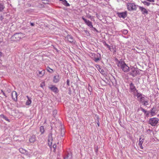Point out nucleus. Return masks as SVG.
<instances>
[{"instance_id": "42", "label": "nucleus", "mask_w": 159, "mask_h": 159, "mask_svg": "<svg viewBox=\"0 0 159 159\" xmlns=\"http://www.w3.org/2000/svg\"><path fill=\"white\" fill-rule=\"evenodd\" d=\"M67 84L68 86L70 85V82L69 80H67Z\"/></svg>"}, {"instance_id": "41", "label": "nucleus", "mask_w": 159, "mask_h": 159, "mask_svg": "<svg viewBox=\"0 0 159 159\" xmlns=\"http://www.w3.org/2000/svg\"><path fill=\"white\" fill-rule=\"evenodd\" d=\"M1 92L3 93V95L6 98L7 97V96L6 95L5 93H4V92L2 90H1Z\"/></svg>"}, {"instance_id": "38", "label": "nucleus", "mask_w": 159, "mask_h": 159, "mask_svg": "<svg viewBox=\"0 0 159 159\" xmlns=\"http://www.w3.org/2000/svg\"><path fill=\"white\" fill-rule=\"evenodd\" d=\"M57 113V111L54 110L53 111V116L55 115Z\"/></svg>"}, {"instance_id": "26", "label": "nucleus", "mask_w": 159, "mask_h": 159, "mask_svg": "<svg viewBox=\"0 0 159 159\" xmlns=\"http://www.w3.org/2000/svg\"><path fill=\"white\" fill-rule=\"evenodd\" d=\"M40 131L41 134H43L44 133L45 130L43 126H40Z\"/></svg>"}, {"instance_id": "5", "label": "nucleus", "mask_w": 159, "mask_h": 159, "mask_svg": "<svg viewBox=\"0 0 159 159\" xmlns=\"http://www.w3.org/2000/svg\"><path fill=\"white\" fill-rule=\"evenodd\" d=\"M139 6L136 5L134 3H129L127 4V8L128 11H136L137 7H139Z\"/></svg>"}, {"instance_id": "50", "label": "nucleus", "mask_w": 159, "mask_h": 159, "mask_svg": "<svg viewBox=\"0 0 159 159\" xmlns=\"http://www.w3.org/2000/svg\"><path fill=\"white\" fill-rule=\"evenodd\" d=\"M2 53L0 52V56H2Z\"/></svg>"}, {"instance_id": "7", "label": "nucleus", "mask_w": 159, "mask_h": 159, "mask_svg": "<svg viewBox=\"0 0 159 159\" xmlns=\"http://www.w3.org/2000/svg\"><path fill=\"white\" fill-rule=\"evenodd\" d=\"M138 101L145 106H146L148 105V101L147 100L146 98L145 97L144 95H143V97H141V98H140V99Z\"/></svg>"}, {"instance_id": "34", "label": "nucleus", "mask_w": 159, "mask_h": 159, "mask_svg": "<svg viewBox=\"0 0 159 159\" xmlns=\"http://www.w3.org/2000/svg\"><path fill=\"white\" fill-rule=\"evenodd\" d=\"M86 17L88 18L91 19V20H92V16L89 14L87 15L86 16Z\"/></svg>"}, {"instance_id": "37", "label": "nucleus", "mask_w": 159, "mask_h": 159, "mask_svg": "<svg viewBox=\"0 0 159 159\" xmlns=\"http://www.w3.org/2000/svg\"><path fill=\"white\" fill-rule=\"evenodd\" d=\"M3 118L6 120L9 121V120L4 115H2Z\"/></svg>"}, {"instance_id": "9", "label": "nucleus", "mask_w": 159, "mask_h": 159, "mask_svg": "<svg viewBox=\"0 0 159 159\" xmlns=\"http://www.w3.org/2000/svg\"><path fill=\"white\" fill-rule=\"evenodd\" d=\"M82 19L84 20L85 23L90 28L93 27V25H92V23L89 20H87L85 19L83 16L82 17Z\"/></svg>"}, {"instance_id": "3", "label": "nucleus", "mask_w": 159, "mask_h": 159, "mask_svg": "<svg viewBox=\"0 0 159 159\" xmlns=\"http://www.w3.org/2000/svg\"><path fill=\"white\" fill-rule=\"evenodd\" d=\"M23 34L22 33H20L14 34L11 37V40L13 41H19L22 38Z\"/></svg>"}, {"instance_id": "52", "label": "nucleus", "mask_w": 159, "mask_h": 159, "mask_svg": "<svg viewBox=\"0 0 159 159\" xmlns=\"http://www.w3.org/2000/svg\"><path fill=\"white\" fill-rule=\"evenodd\" d=\"M116 52V51L115 50H114L113 53H115Z\"/></svg>"}, {"instance_id": "39", "label": "nucleus", "mask_w": 159, "mask_h": 159, "mask_svg": "<svg viewBox=\"0 0 159 159\" xmlns=\"http://www.w3.org/2000/svg\"><path fill=\"white\" fill-rule=\"evenodd\" d=\"M99 70L100 71V72L101 73H102V74L104 72V70L103 69H102L100 68Z\"/></svg>"}, {"instance_id": "56", "label": "nucleus", "mask_w": 159, "mask_h": 159, "mask_svg": "<svg viewBox=\"0 0 159 159\" xmlns=\"http://www.w3.org/2000/svg\"><path fill=\"white\" fill-rule=\"evenodd\" d=\"M96 15H98V14H97H97H96Z\"/></svg>"}, {"instance_id": "17", "label": "nucleus", "mask_w": 159, "mask_h": 159, "mask_svg": "<svg viewBox=\"0 0 159 159\" xmlns=\"http://www.w3.org/2000/svg\"><path fill=\"white\" fill-rule=\"evenodd\" d=\"M141 110L144 113L145 116L146 117H148L150 113L149 111H147L146 110L142 107H140Z\"/></svg>"}, {"instance_id": "19", "label": "nucleus", "mask_w": 159, "mask_h": 159, "mask_svg": "<svg viewBox=\"0 0 159 159\" xmlns=\"http://www.w3.org/2000/svg\"><path fill=\"white\" fill-rule=\"evenodd\" d=\"M66 38L71 43L73 42V38L71 35H68L67 36Z\"/></svg>"}, {"instance_id": "22", "label": "nucleus", "mask_w": 159, "mask_h": 159, "mask_svg": "<svg viewBox=\"0 0 159 159\" xmlns=\"http://www.w3.org/2000/svg\"><path fill=\"white\" fill-rule=\"evenodd\" d=\"M5 8L4 3L0 2V12H2Z\"/></svg>"}, {"instance_id": "53", "label": "nucleus", "mask_w": 159, "mask_h": 159, "mask_svg": "<svg viewBox=\"0 0 159 159\" xmlns=\"http://www.w3.org/2000/svg\"><path fill=\"white\" fill-rule=\"evenodd\" d=\"M97 151H98V149H97L96 150H95V152H97Z\"/></svg>"}, {"instance_id": "24", "label": "nucleus", "mask_w": 159, "mask_h": 159, "mask_svg": "<svg viewBox=\"0 0 159 159\" xmlns=\"http://www.w3.org/2000/svg\"><path fill=\"white\" fill-rule=\"evenodd\" d=\"M72 157V156L71 154L68 153L66 156L64 157V159H70Z\"/></svg>"}, {"instance_id": "35", "label": "nucleus", "mask_w": 159, "mask_h": 159, "mask_svg": "<svg viewBox=\"0 0 159 159\" xmlns=\"http://www.w3.org/2000/svg\"><path fill=\"white\" fill-rule=\"evenodd\" d=\"M91 28H92V30L96 31L97 33H99V32L95 28L93 27Z\"/></svg>"}, {"instance_id": "55", "label": "nucleus", "mask_w": 159, "mask_h": 159, "mask_svg": "<svg viewBox=\"0 0 159 159\" xmlns=\"http://www.w3.org/2000/svg\"><path fill=\"white\" fill-rule=\"evenodd\" d=\"M97 66H98L99 67V65H97Z\"/></svg>"}, {"instance_id": "51", "label": "nucleus", "mask_w": 159, "mask_h": 159, "mask_svg": "<svg viewBox=\"0 0 159 159\" xmlns=\"http://www.w3.org/2000/svg\"><path fill=\"white\" fill-rule=\"evenodd\" d=\"M3 19V17L2 16H1V20H2V19Z\"/></svg>"}, {"instance_id": "1", "label": "nucleus", "mask_w": 159, "mask_h": 159, "mask_svg": "<svg viewBox=\"0 0 159 159\" xmlns=\"http://www.w3.org/2000/svg\"><path fill=\"white\" fill-rule=\"evenodd\" d=\"M117 66L120 67L124 72H126L129 70V67L127 66L124 61H119Z\"/></svg>"}, {"instance_id": "32", "label": "nucleus", "mask_w": 159, "mask_h": 159, "mask_svg": "<svg viewBox=\"0 0 159 159\" xmlns=\"http://www.w3.org/2000/svg\"><path fill=\"white\" fill-rule=\"evenodd\" d=\"M19 151L22 153H25L26 152V151L23 149L22 148H20L19 149Z\"/></svg>"}, {"instance_id": "25", "label": "nucleus", "mask_w": 159, "mask_h": 159, "mask_svg": "<svg viewBox=\"0 0 159 159\" xmlns=\"http://www.w3.org/2000/svg\"><path fill=\"white\" fill-rule=\"evenodd\" d=\"M103 43L104 45L105 46L107 47L110 51H112L111 50V48L110 46H109V45H108L107 44L106 42L104 41Z\"/></svg>"}, {"instance_id": "28", "label": "nucleus", "mask_w": 159, "mask_h": 159, "mask_svg": "<svg viewBox=\"0 0 159 159\" xmlns=\"http://www.w3.org/2000/svg\"><path fill=\"white\" fill-rule=\"evenodd\" d=\"M47 71H48L50 73H52L53 72V70L52 69L50 68L48 66L47 67Z\"/></svg>"}, {"instance_id": "33", "label": "nucleus", "mask_w": 159, "mask_h": 159, "mask_svg": "<svg viewBox=\"0 0 159 159\" xmlns=\"http://www.w3.org/2000/svg\"><path fill=\"white\" fill-rule=\"evenodd\" d=\"M57 146L56 144H54L52 146V147L53 148V152H55L56 150V148Z\"/></svg>"}, {"instance_id": "49", "label": "nucleus", "mask_w": 159, "mask_h": 159, "mask_svg": "<svg viewBox=\"0 0 159 159\" xmlns=\"http://www.w3.org/2000/svg\"><path fill=\"white\" fill-rule=\"evenodd\" d=\"M148 131H152L150 129H149L147 131L148 132Z\"/></svg>"}, {"instance_id": "45", "label": "nucleus", "mask_w": 159, "mask_h": 159, "mask_svg": "<svg viewBox=\"0 0 159 159\" xmlns=\"http://www.w3.org/2000/svg\"><path fill=\"white\" fill-rule=\"evenodd\" d=\"M128 31L127 30H125L124 31V33L125 34L127 33Z\"/></svg>"}, {"instance_id": "8", "label": "nucleus", "mask_w": 159, "mask_h": 159, "mask_svg": "<svg viewBox=\"0 0 159 159\" xmlns=\"http://www.w3.org/2000/svg\"><path fill=\"white\" fill-rule=\"evenodd\" d=\"M129 92L130 93H132L133 94V93H135V92L138 91V90L136 88L134 84L132 82H131L129 84Z\"/></svg>"}, {"instance_id": "27", "label": "nucleus", "mask_w": 159, "mask_h": 159, "mask_svg": "<svg viewBox=\"0 0 159 159\" xmlns=\"http://www.w3.org/2000/svg\"><path fill=\"white\" fill-rule=\"evenodd\" d=\"M61 135L62 137H63L65 134V131L64 129L61 128Z\"/></svg>"}, {"instance_id": "14", "label": "nucleus", "mask_w": 159, "mask_h": 159, "mask_svg": "<svg viewBox=\"0 0 159 159\" xmlns=\"http://www.w3.org/2000/svg\"><path fill=\"white\" fill-rule=\"evenodd\" d=\"M17 94L16 92L13 91L11 93V97L12 99L15 101L17 100Z\"/></svg>"}, {"instance_id": "46", "label": "nucleus", "mask_w": 159, "mask_h": 159, "mask_svg": "<svg viewBox=\"0 0 159 159\" xmlns=\"http://www.w3.org/2000/svg\"><path fill=\"white\" fill-rule=\"evenodd\" d=\"M97 124L98 126H99V121L98 120V122H97Z\"/></svg>"}, {"instance_id": "18", "label": "nucleus", "mask_w": 159, "mask_h": 159, "mask_svg": "<svg viewBox=\"0 0 159 159\" xmlns=\"http://www.w3.org/2000/svg\"><path fill=\"white\" fill-rule=\"evenodd\" d=\"M49 88L52 91L55 93H57L58 92V89L55 87V86L52 85L51 87H50Z\"/></svg>"}, {"instance_id": "43", "label": "nucleus", "mask_w": 159, "mask_h": 159, "mask_svg": "<svg viewBox=\"0 0 159 159\" xmlns=\"http://www.w3.org/2000/svg\"><path fill=\"white\" fill-rule=\"evenodd\" d=\"M30 25L32 26H34V23L31 22H30Z\"/></svg>"}, {"instance_id": "2", "label": "nucleus", "mask_w": 159, "mask_h": 159, "mask_svg": "<svg viewBox=\"0 0 159 159\" xmlns=\"http://www.w3.org/2000/svg\"><path fill=\"white\" fill-rule=\"evenodd\" d=\"M130 70V71L129 72V74L133 77L136 76L138 74H139L140 70L133 66H131Z\"/></svg>"}, {"instance_id": "15", "label": "nucleus", "mask_w": 159, "mask_h": 159, "mask_svg": "<svg viewBox=\"0 0 159 159\" xmlns=\"http://www.w3.org/2000/svg\"><path fill=\"white\" fill-rule=\"evenodd\" d=\"M133 94L134 95V97H137L138 100L140 99V98H141V97H143V95L140 93H139L138 91L135 92V93H133Z\"/></svg>"}, {"instance_id": "31", "label": "nucleus", "mask_w": 159, "mask_h": 159, "mask_svg": "<svg viewBox=\"0 0 159 159\" xmlns=\"http://www.w3.org/2000/svg\"><path fill=\"white\" fill-rule=\"evenodd\" d=\"M142 2L145 5H146L147 6H148L150 5V3L146 1H142Z\"/></svg>"}, {"instance_id": "48", "label": "nucleus", "mask_w": 159, "mask_h": 159, "mask_svg": "<svg viewBox=\"0 0 159 159\" xmlns=\"http://www.w3.org/2000/svg\"><path fill=\"white\" fill-rule=\"evenodd\" d=\"M84 31L85 32V33H86V34H87V33L88 32L87 30H85Z\"/></svg>"}, {"instance_id": "30", "label": "nucleus", "mask_w": 159, "mask_h": 159, "mask_svg": "<svg viewBox=\"0 0 159 159\" xmlns=\"http://www.w3.org/2000/svg\"><path fill=\"white\" fill-rule=\"evenodd\" d=\"M62 3L65 6L68 7L70 6L69 4L67 2V1L66 0L64 2H62Z\"/></svg>"}, {"instance_id": "6", "label": "nucleus", "mask_w": 159, "mask_h": 159, "mask_svg": "<svg viewBox=\"0 0 159 159\" xmlns=\"http://www.w3.org/2000/svg\"><path fill=\"white\" fill-rule=\"evenodd\" d=\"M159 119L156 117L149 119L148 123L152 126H155L158 123Z\"/></svg>"}, {"instance_id": "11", "label": "nucleus", "mask_w": 159, "mask_h": 159, "mask_svg": "<svg viewBox=\"0 0 159 159\" xmlns=\"http://www.w3.org/2000/svg\"><path fill=\"white\" fill-rule=\"evenodd\" d=\"M101 59V56L100 54L97 53L96 55L94 54L93 60L96 62H97L100 61Z\"/></svg>"}, {"instance_id": "16", "label": "nucleus", "mask_w": 159, "mask_h": 159, "mask_svg": "<svg viewBox=\"0 0 159 159\" xmlns=\"http://www.w3.org/2000/svg\"><path fill=\"white\" fill-rule=\"evenodd\" d=\"M60 78L58 74L55 75L53 77V82L55 83H58L60 80Z\"/></svg>"}, {"instance_id": "36", "label": "nucleus", "mask_w": 159, "mask_h": 159, "mask_svg": "<svg viewBox=\"0 0 159 159\" xmlns=\"http://www.w3.org/2000/svg\"><path fill=\"white\" fill-rule=\"evenodd\" d=\"M40 86L41 87L43 88V87L45 86V83L44 82H42L40 85Z\"/></svg>"}, {"instance_id": "40", "label": "nucleus", "mask_w": 159, "mask_h": 159, "mask_svg": "<svg viewBox=\"0 0 159 159\" xmlns=\"http://www.w3.org/2000/svg\"><path fill=\"white\" fill-rule=\"evenodd\" d=\"M142 144H141L140 143V144H139V145L140 147V148L142 149H143V147Z\"/></svg>"}, {"instance_id": "21", "label": "nucleus", "mask_w": 159, "mask_h": 159, "mask_svg": "<svg viewBox=\"0 0 159 159\" xmlns=\"http://www.w3.org/2000/svg\"><path fill=\"white\" fill-rule=\"evenodd\" d=\"M36 137L35 135H33L29 139V141L30 143H34L36 140Z\"/></svg>"}, {"instance_id": "23", "label": "nucleus", "mask_w": 159, "mask_h": 159, "mask_svg": "<svg viewBox=\"0 0 159 159\" xmlns=\"http://www.w3.org/2000/svg\"><path fill=\"white\" fill-rule=\"evenodd\" d=\"M26 97L28 98V100L26 101L25 104L26 105H29L31 104V101L28 96H27Z\"/></svg>"}, {"instance_id": "54", "label": "nucleus", "mask_w": 159, "mask_h": 159, "mask_svg": "<svg viewBox=\"0 0 159 159\" xmlns=\"http://www.w3.org/2000/svg\"><path fill=\"white\" fill-rule=\"evenodd\" d=\"M112 49L113 50H114V48H113V46H112Z\"/></svg>"}, {"instance_id": "44", "label": "nucleus", "mask_w": 159, "mask_h": 159, "mask_svg": "<svg viewBox=\"0 0 159 159\" xmlns=\"http://www.w3.org/2000/svg\"><path fill=\"white\" fill-rule=\"evenodd\" d=\"M7 91L8 93H10L11 92V90L9 89H8Z\"/></svg>"}, {"instance_id": "13", "label": "nucleus", "mask_w": 159, "mask_h": 159, "mask_svg": "<svg viewBox=\"0 0 159 159\" xmlns=\"http://www.w3.org/2000/svg\"><path fill=\"white\" fill-rule=\"evenodd\" d=\"M150 113L151 115L152 116H155L157 112V110L156 109V108L154 107H153L150 110Z\"/></svg>"}, {"instance_id": "10", "label": "nucleus", "mask_w": 159, "mask_h": 159, "mask_svg": "<svg viewBox=\"0 0 159 159\" xmlns=\"http://www.w3.org/2000/svg\"><path fill=\"white\" fill-rule=\"evenodd\" d=\"M117 14L119 17L122 18L123 19H125L127 16V12L126 11L122 12H118Z\"/></svg>"}, {"instance_id": "20", "label": "nucleus", "mask_w": 159, "mask_h": 159, "mask_svg": "<svg viewBox=\"0 0 159 159\" xmlns=\"http://www.w3.org/2000/svg\"><path fill=\"white\" fill-rule=\"evenodd\" d=\"M38 73H37V75L40 77H42L45 73V71L44 70H42L41 71L38 70Z\"/></svg>"}, {"instance_id": "29", "label": "nucleus", "mask_w": 159, "mask_h": 159, "mask_svg": "<svg viewBox=\"0 0 159 159\" xmlns=\"http://www.w3.org/2000/svg\"><path fill=\"white\" fill-rule=\"evenodd\" d=\"M143 137L142 136H141L140 137V138H139V144H140V143L142 144L143 143V139L142 138Z\"/></svg>"}, {"instance_id": "4", "label": "nucleus", "mask_w": 159, "mask_h": 159, "mask_svg": "<svg viewBox=\"0 0 159 159\" xmlns=\"http://www.w3.org/2000/svg\"><path fill=\"white\" fill-rule=\"evenodd\" d=\"M56 135H53L51 131L49 133L48 136V145L51 148V146H52V142L53 139L55 138Z\"/></svg>"}, {"instance_id": "12", "label": "nucleus", "mask_w": 159, "mask_h": 159, "mask_svg": "<svg viewBox=\"0 0 159 159\" xmlns=\"http://www.w3.org/2000/svg\"><path fill=\"white\" fill-rule=\"evenodd\" d=\"M138 7H139V10L141 11L143 14L147 15L148 14V11L145 8L140 6H139Z\"/></svg>"}, {"instance_id": "47", "label": "nucleus", "mask_w": 159, "mask_h": 159, "mask_svg": "<svg viewBox=\"0 0 159 159\" xmlns=\"http://www.w3.org/2000/svg\"><path fill=\"white\" fill-rule=\"evenodd\" d=\"M66 0H60V1H62V2H64Z\"/></svg>"}]
</instances>
